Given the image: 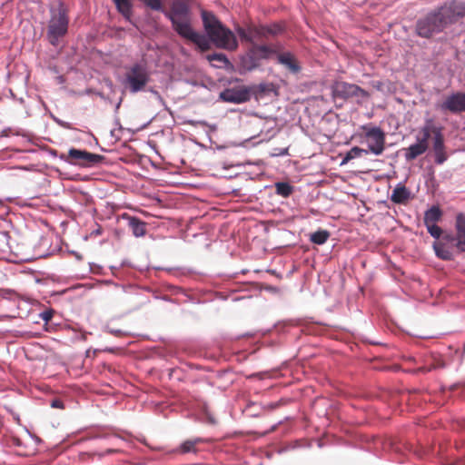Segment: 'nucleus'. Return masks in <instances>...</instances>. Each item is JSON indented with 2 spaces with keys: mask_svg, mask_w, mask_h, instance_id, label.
<instances>
[{
  "mask_svg": "<svg viewBox=\"0 0 465 465\" xmlns=\"http://www.w3.org/2000/svg\"><path fill=\"white\" fill-rule=\"evenodd\" d=\"M203 28L209 40L218 48L234 51L238 47V41L232 30L224 26L213 13L202 11Z\"/></svg>",
  "mask_w": 465,
  "mask_h": 465,
  "instance_id": "nucleus-2",
  "label": "nucleus"
},
{
  "mask_svg": "<svg viewBox=\"0 0 465 465\" xmlns=\"http://www.w3.org/2000/svg\"><path fill=\"white\" fill-rule=\"evenodd\" d=\"M442 216V212L438 206H432L427 210L424 213V224H434L437 223Z\"/></svg>",
  "mask_w": 465,
  "mask_h": 465,
  "instance_id": "nucleus-22",
  "label": "nucleus"
},
{
  "mask_svg": "<svg viewBox=\"0 0 465 465\" xmlns=\"http://www.w3.org/2000/svg\"><path fill=\"white\" fill-rule=\"evenodd\" d=\"M53 317V312L52 311H46L42 313V319L45 322H48Z\"/></svg>",
  "mask_w": 465,
  "mask_h": 465,
  "instance_id": "nucleus-33",
  "label": "nucleus"
},
{
  "mask_svg": "<svg viewBox=\"0 0 465 465\" xmlns=\"http://www.w3.org/2000/svg\"><path fill=\"white\" fill-rule=\"evenodd\" d=\"M439 108L455 114L465 112V93L456 92L446 96L444 101L439 104Z\"/></svg>",
  "mask_w": 465,
  "mask_h": 465,
  "instance_id": "nucleus-15",
  "label": "nucleus"
},
{
  "mask_svg": "<svg viewBox=\"0 0 465 465\" xmlns=\"http://www.w3.org/2000/svg\"><path fill=\"white\" fill-rule=\"evenodd\" d=\"M367 153V151L360 148V147H352L345 155V157L342 160V163H348L349 161L360 157L362 153Z\"/></svg>",
  "mask_w": 465,
  "mask_h": 465,
  "instance_id": "nucleus-27",
  "label": "nucleus"
},
{
  "mask_svg": "<svg viewBox=\"0 0 465 465\" xmlns=\"http://www.w3.org/2000/svg\"><path fill=\"white\" fill-rule=\"evenodd\" d=\"M179 35L195 44L201 51H207L211 48L210 41L206 36L195 32L192 26L180 32Z\"/></svg>",
  "mask_w": 465,
  "mask_h": 465,
  "instance_id": "nucleus-19",
  "label": "nucleus"
},
{
  "mask_svg": "<svg viewBox=\"0 0 465 465\" xmlns=\"http://www.w3.org/2000/svg\"><path fill=\"white\" fill-rule=\"evenodd\" d=\"M116 9L122 14L126 19H130L132 15V3L130 0H113Z\"/></svg>",
  "mask_w": 465,
  "mask_h": 465,
  "instance_id": "nucleus-23",
  "label": "nucleus"
},
{
  "mask_svg": "<svg viewBox=\"0 0 465 465\" xmlns=\"http://www.w3.org/2000/svg\"><path fill=\"white\" fill-rule=\"evenodd\" d=\"M164 15L171 20L173 28L178 35L192 26L190 0H173L170 10H165Z\"/></svg>",
  "mask_w": 465,
  "mask_h": 465,
  "instance_id": "nucleus-5",
  "label": "nucleus"
},
{
  "mask_svg": "<svg viewBox=\"0 0 465 465\" xmlns=\"http://www.w3.org/2000/svg\"><path fill=\"white\" fill-rule=\"evenodd\" d=\"M151 80V74L145 63L136 62L125 66L122 84L132 94L145 90Z\"/></svg>",
  "mask_w": 465,
  "mask_h": 465,
  "instance_id": "nucleus-3",
  "label": "nucleus"
},
{
  "mask_svg": "<svg viewBox=\"0 0 465 465\" xmlns=\"http://www.w3.org/2000/svg\"><path fill=\"white\" fill-rule=\"evenodd\" d=\"M207 59L211 63H218L217 64H214L217 67H226L228 64H230V61L228 60L227 56L221 53H213L208 54Z\"/></svg>",
  "mask_w": 465,
  "mask_h": 465,
  "instance_id": "nucleus-24",
  "label": "nucleus"
},
{
  "mask_svg": "<svg viewBox=\"0 0 465 465\" xmlns=\"http://www.w3.org/2000/svg\"><path fill=\"white\" fill-rule=\"evenodd\" d=\"M144 5L154 11H161L164 14L165 9L163 6L162 0H139Z\"/></svg>",
  "mask_w": 465,
  "mask_h": 465,
  "instance_id": "nucleus-28",
  "label": "nucleus"
},
{
  "mask_svg": "<svg viewBox=\"0 0 465 465\" xmlns=\"http://www.w3.org/2000/svg\"><path fill=\"white\" fill-rule=\"evenodd\" d=\"M277 62L283 65L290 73L298 74L302 67L296 56L291 52L278 51L276 55Z\"/></svg>",
  "mask_w": 465,
  "mask_h": 465,
  "instance_id": "nucleus-18",
  "label": "nucleus"
},
{
  "mask_svg": "<svg viewBox=\"0 0 465 465\" xmlns=\"http://www.w3.org/2000/svg\"><path fill=\"white\" fill-rule=\"evenodd\" d=\"M51 17L47 25V38L52 45H57L59 38L64 36L68 30L69 18L64 4L52 8Z\"/></svg>",
  "mask_w": 465,
  "mask_h": 465,
  "instance_id": "nucleus-4",
  "label": "nucleus"
},
{
  "mask_svg": "<svg viewBox=\"0 0 465 465\" xmlns=\"http://www.w3.org/2000/svg\"><path fill=\"white\" fill-rule=\"evenodd\" d=\"M280 50H282V45L280 44H253L248 50V55L252 60V65L249 69H253L259 66V62L261 60H267L272 56H276Z\"/></svg>",
  "mask_w": 465,
  "mask_h": 465,
  "instance_id": "nucleus-9",
  "label": "nucleus"
},
{
  "mask_svg": "<svg viewBox=\"0 0 465 465\" xmlns=\"http://www.w3.org/2000/svg\"><path fill=\"white\" fill-rule=\"evenodd\" d=\"M429 148L428 130L422 126L420 134L416 137V143L405 149V159L410 162L423 154Z\"/></svg>",
  "mask_w": 465,
  "mask_h": 465,
  "instance_id": "nucleus-13",
  "label": "nucleus"
},
{
  "mask_svg": "<svg viewBox=\"0 0 465 465\" xmlns=\"http://www.w3.org/2000/svg\"><path fill=\"white\" fill-rule=\"evenodd\" d=\"M208 439L194 437L183 440L176 448L169 451L173 455H184L188 453L197 454L200 451L199 446L203 443L209 442Z\"/></svg>",
  "mask_w": 465,
  "mask_h": 465,
  "instance_id": "nucleus-16",
  "label": "nucleus"
},
{
  "mask_svg": "<svg viewBox=\"0 0 465 465\" xmlns=\"http://www.w3.org/2000/svg\"><path fill=\"white\" fill-rule=\"evenodd\" d=\"M464 465H465V460H464Z\"/></svg>",
  "mask_w": 465,
  "mask_h": 465,
  "instance_id": "nucleus-35",
  "label": "nucleus"
},
{
  "mask_svg": "<svg viewBox=\"0 0 465 465\" xmlns=\"http://www.w3.org/2000/svg\"><path fill=\"white\" fill-rule=\"evenodd\" d=\"M374 87L380 89L381 86V82H377L375 84H373Z\"/></svg>",
  "mask_w": 465,
  "mask_h": 465,
  "instance_id": "nucleus-34",
  "label": "nucleus"
},
{
  "mask_svg": "<svg viewBox=\"0 0 465 465\" xmlns=\"http://www.w3.org/2000/svg\"><path fill=\"white\" fill-rule=\"evenodd\" d=\"M423 127L428 130L429 139L433 135V150L440 151L445 149L444 136L442 134L443 128L436 125L434 120L431 118L425 121Z\"/></svg>",
  "mask_w": 465,
  "mask_h": 465,
  "instance_id": "nucleus-17",
  "label": "nucleus"
},
{
  "mask_svg": "<svg viewBox=\"0 0 465 465\" xmlns=\"http://www.w3.org/2000/svg\"><path fill=\"white\" fill-rule=\"evenodd\" d=\"M61 159L73 165L90 168L101 163L104 157L85 150L71 148L66 154L61 155Z\"/></svg>",
  "mask_w": 465,
  "mask_h": 465,
  "instance_id": "nucleus-7",
  "label": "nucleus"
},
{
  "mask_svg": "<svg viewBox=\"0 0 465 465\" xmlns=\"http://www.w3.org/2000/svg\"><path fill=\"white\" fill-rule=\"evenodd\" d=\"M282 27L279 24H273L272 25H265V35L268 38L270 35H277L282 32Z\"/></svg>",
  "mask_w": 465,
  "mask_h": 465,
  "instance_id": "nucleus-30",
  "label": "nucleus"
},
{
  "mask_svg": "<svg viewBox=\"0 0 465 465\" xmlns=\"http://www.w3.org/2000/svg\"><path fill=\"white\" fill-rule=\"evenodd\" d=\"M428 232L437 241L433 243L436 255L444 260L454 258V250L465 252V214L460 213L455 220V234L443 232L436 223L425 225Z\"/></svg>",
  "mask_w": 465,
  "mask_h": 465,
  "instance_id": "nucleus-1",
  "label": "nucleus"
},
{
  "mask_svg": "<svg viewBox=\"0 0 465 465\" xmlns=\"http://www.w3.org/2000/svg\"><path fill=\"white\" fill-rule=\"evenodd\" d=\"M368 143V150L375 155H381L385 149V133L380 127L362 126Z\"/></svg>",
  "mask_w": 465,
  "mask_h": 465,
  "instance_id": "nucleus-10",
  "label": "nucleus"
},
{
  "mask_svg": "<svg viewBox=\"0 0 465 465\" xmlns=\"http://www.w3.org/2000/svg\"><path fill=\"white\" fill-rule=\"evenodd\" d=\"M241 41L250 43L251 45L257 44V41L267 39L265 35V25H249L246 28L237 26L235 28Z\"/></svg>",
  "mask_w": 465,
  "mask_h": 465,
  "instance_id": "nucleus-14",
  "label": "nucleus"
},
{
  "mask_svg": "<svg viewBox=\"0 0 465 465\" xmlns=\"http://www.w3.org/2000/svg\"><path fill=\"white\" fill-rule=\"evenodd\" d=\"M444 366L445 364L440 359H434L432 363L429 364L428 366H423L420 368L419 371L422 372H428L430 371L431 370L444 368Z\"/></svg>",
  "mask_w": 465,
  "mask_h": 465,
  "instance_id": "nucleus-29",
  "label": "nucleus"
},
{
  "mask_svg": "<svg viewBox=\"0 0 465 465\" xmlns=\"http://www.w3.org/2000/svg\"><path fill=\"white\" fill-rule=\"evenodd\" d=\"M333 98L347 100L355 98L357 103H362L370 97V94L357 84L347 82H335L331 86Z\"/></svg>",
  "mask_w": 465,
  "mask_h": 465,
  "instance_id": "nucleus-8",
  "label": "nucleus"
},
{
  "mask_svg": "<svg viewBox=\"0 0 465 465\" xmlns=\"http://www.w3.org/2000/svg\"><path fill=\"white\" fill-rule=\"evenodd\" d=\"M219 99L225 103L242 104L251 99V88L245 85H235L225 88L219 94Z\"/></svg>",
  "mask_w": 465,
  "mask_h": 465,
  "instance_id": "nucleus-11",
  "label": "nucleus"
},
{
  "mask_svg": "<svg viewBox=\"0 0 465 465\" xmlns=\"http://www.w3.org/2000/svg\"><path fill=\"white\" fill-rule=\"evenodd\" d=\"M330 237V232L326 230H318L311 234L310 240L315 244H323Z\"/></svg>",
  "mask_w": 465,
  "mask_h": 465,
  "instance_id": "nucleus-25",
  "label": "nucleus"
},
{
  "mask_svg": "<svg viewBox=\"0 0 465 465\" xmlns=\"http://www.w3.org/2000/svg\"><path fill=\"white\" fill-rule=\"evenodd\" d=\"M51 407L52 408H58V409H64V402L60 400H53L51 401Z\"/></svg>",
  "mask_w": 465,
  "mask_h": 465,
  "instance_id": "nucleus-32",
  "label": "nucleus"
},
{
  "mask_svg": "<svg viewBox=\"0 0 465 465\" xmlns=\"http://www.w3.org/2000/svg\"><path fill=\"white\" fill-rule=\"evenodd\" d=\"M446 26L440 12L436 9L417 22L416 31L420 36L428 38L441 32Z\"/></svg>",
  "mask_w": 465,
  "mask_h": 465,
  "instance_id": "nucleus-6",
  "label": "nucleus"
},
{
  "mask_svg": "<svg viewBox=\"0 0 465 465\" xmlns=\"http://www.w3.org/2000/svg\"><path fill=\"white\" fill-rule=\"evenodd\" d=\"M438 9L447 25L456 23L460 18L465 16V2L461 0L446 3Z\"/></svg>",
  "mask_w": 465,
  "mask_h": 465,
  "instance_id": "nucleus-12",
  "label": "nucleus"
},
{
  "mask_svg": "<svg viewBox=\"0 0 465 465\" xmlns=\"http://www.w3.org/2000/svg\"><path fill=\"white\" fill-rule=\"evenodd\" d=\"M411 198V191L401 183L395 186L391 195V201L397 204H406Z\"/></svg>",
  "mask_w": 465,
  "mask_h": 465,
  "instance_id": "nucleus-20",
  "label": "nucleus"
},
{
  "mask_svg": "<svg viewBox=\"0 0 465 465\" xmlns=\"http://www.w3.org/2000/svg\"><path fill=\"white\" fill-rule=\"evenodd\" d=\"M435 153V163L437 164H442L448 158L445 149L440 151H434Z\"/></svg>",
  "mask_w": 465,
  "mask_h": 465,
  "instance_id": "nucleus-31",
  "label": "nucleus"
},
{
  "mask_svg": "<svg viewBox=\"0 0 465 465\" xmlns=\"http://www.w3.org/2000/svg\"><path fill=\"white\" fill-rule=\"evenodd\" d=\"M127 221L128 226L135 237H142L145 235L146 223L144 222L133 216H127Z\"/></svg>",
  "mask_w": 465,
  "mask_h": 465,
  "instance_id": "nucleus-21",
  "label": "nucleus"
},
{
  "mask_svg": "<svg viewBox=\"0 0 465 465\" xmlns=\"http://www.w3.org/2000/svg\"><path fill=\"white\" fill-rule=\"evenodd\" d=\"M275 190L277 194L289 197L293 192V187L288 183L279 182L275 183Z\"/></svg>",
  "mask_w": 465,
  "mask_h": 465,
  "instance_id": "nucleus-26",
  "label": "nucleus"
}]
</instances>
